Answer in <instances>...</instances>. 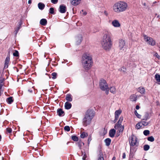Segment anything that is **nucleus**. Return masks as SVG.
Wrapping results in <instances>:
<instances>
[{"mask_svg":"<svg viewBox=\"0 0 160 160\" xmlns=\"http://www.w3.org/2000/svg\"><path fill=\"white\" fill-rule=\"evenodd\" d=\"M123 117H121L117 122V123L116 124H118V125H121V123L123 121Z\"/></svg>","mask_w":160,"mask_h":160,"instance_id":"obj_34","label":"nucleus"},{"mask_svg":"<svg viewBox=\"0 0 160 160\" xmlns=\"http://www.w3.org/2000/svg\"><path fill=\"white\" fill-rule=\"evenodd\" d=\"M148 118V114H146L145 116V117L143 119L144 120H147Z\"/></svg>","mask_w":160,"mask_h":160,"instance_id":"obj_49","label":"nucleus"},{"mask_svg":"<svg viewBox=\"0 0 160 160\" xmlns=\"http://www.w3.org/2000/svg\"><path fill=\"white\" fill-rule=\"evenodd\" d=\"M111 24L112 26L115 28H119L121 26L118 21L116 19L113 20Z\"/></svg>","mask_w":160,"mask_h":160,"instance_id":"obj_10","label":"nucleus"},{"mask_svg":"<svg viewBox=\"0 0 160 160\" xmlns=\"http://www.w3.org/2000/svg\"><path fill=\"white\" fill-rule=\"evenodd\" d=\"M72 138L74 141H77L78 140V138L76 136H72Z\"/></svg>","mask_w":160,"mask_h":160,"instance_id":"obj_37","label":"nucleus"},{"mask_svg":"<svg viewBox=\"0 0 160 160\" xmlns=\"http://www.w3.org/2000/svg\"><path fill=\"white\" fill-rule=\"evenodd\" d=\"M142 127V123L140 122L138 123L136 125V128L139 129Z\"/></svg>","mask_w":160,"mask_h":160,"instance_id":"obj_31","label":"nucleus"},{"mask_svg":"<svg viewBox=\"0 0 160 160\" xmlns=\"http://www.w3.org/2000/svg\"><path fill=\"white\" fill-rule=\"evenodd\" d=\"M7 101L8 103L11 104L13 102L12 97H10L8 98L7 99Z\"/></svg>","mask_w":160,"mask_h":160,"instance_id":"obj_30","label":"nucleus"},{"mask_svg":"<svg viewBox=\"0 0 160 160\" xmlns=\"http://www.w3.org/2000/svg\"><path fill=\"white\" fill-rule=\"evenodd\" d=\"M130 99L132 101H135L137 99V96L136 95L132 94L130 96Z\"/></svg>","mask_w":160,"mask_h":160,"instance_id":"obj_19","label":"nucleus"},{"mask_svg":"<svg viewBox=\"0 0 160 160\" xmlns=\"http://www.w3.org/2000/svg\"><path fill=\"white\" fill-rule=\"evenodd\" d=\"M58 0H51V2L53 4H56L58 2Z\"/></svg>","mask_w":160,"mask_h":160,"instance_id":"obj_48","label":"nucleus"},{"mask_svg":"<svg viewBox=\"0 0 160 160\" xmlns=\"http://www.w3.org/2000/svg\"><path fill=\"white\" fill-rule=\"evenodd\" d=\"M118 48L120 50L125 51L127 49V46L124 40L120 39L118 41Z\"/></svg>","mask_w":160,"mask_h":160,"instance_id":"obj_6","label":"nucleus"},{"mask_svg":"<svg viewBox=\"0 0 160 160\" xmlns=\"http://www.w3.org/2000/svg\"><path fill=\"white\" fill-rule=\"evenodd\" d=\"M57 113L58 115L60 116L64 115V111H62V109H59L57 110Z\"/></svg>","mask_w":160,"mask_h":160,"instance_id":"obj_23","label":"nucleus"},{"mask_svg":"<svg viewBox=\"0 0 160 160\" xmlns=\"http://www.w3.org/2000/svg\"><path fill=\"white\" fill-rule=\"evenodd\" d=\"M66 99L68 102H71L72 101V95L70 94H67L66 97Z\"/></svg>","mask_w":160,"mask_h":160,"instance_id":"obj_18","label":"nucleus"},{"mask_svg":"<svg viewBox=\"0 0 160 160\" xmlns=\"http://www.w3.org/2000/svg\"><path fill=\"white\" fill-rule=\"evenodd\" d=\"M148 140L149 141L152 142L154 141V138L152 136H151L148 138Z\"/></svg>","mask_w":160,"mask_h":160,"instance_id":"obj_36","label":"nucleus"},{"mask_svg":"<svg viewBox=\"0 0 160 160\" xmlns=\"http://www.w3.org/2000/svg\"><path fill=\"white\" fill-rule=\"evenodd\" d=\"M106 15H108V13H107V12H106Z\"/></svg>","mask_w":160,"mask_h":160,"instance_id":"obj_61","label":"nucleus"},{"mask_svg":"<svg viewBox=\"0 0 160 160\" xmlns=\"http://www.w3.org/2000/svg\"><path fill=\"white\" fill-rule=\"evenodd\" d=\"M153 56L156 57V58L158 60L160 59V56L156 52H154L153 53Z\"/></svg>","mask_w":160,"mask_h":160,"instance_id":"obj_29","label":"nucleus"},{"mask_svg":"<svg viewBox=\"0 0 160 160\" xmlns=\"http://www.w3.org/2000/svg\"><path fill=\"white\" fill-rule=\"evenodd\" d=\"M64 129L65 131L68 132L70 130V128L68 126H65L64 128Z\"/></svg>","mask_w":160,"mask_h":160,"instance_id":"obj_43","label":"nucleus"},{"mask_svg":"<svg viewBox=\"0 0 160 160\" xmlns=\"http://www.w3.org/2000/svg\"><path fill=\"white\" fill-rule=\"evenodd\" d=\"M142 4L144 6V8L147 9L148 8V6L147 5L146 3L143 2H142Z\"/></svg>","mask_w":160,"mask_h":160,"instance_id":"obj_40","label":"nucleus"},{"mask_svg":"<svg viewBox=\"0 0 160 160\" xmlns=\"http://www.w3.org/2000/svg\"><path fill=\"white\" fill-rule=\"evenodd\" d=\"M76 43L77 45L80 44L82 40V35H79L76 38Z\"/></svg>","mask_w":160,"mask_h":160,"instance_id":"obj_13","label":"nucleus"},{"mask_svg":"<svg viewBox=\"0 0 160 160\" xmlns=\"http://www.w3.org/2000/svg\"><path fill=\"white\" fill-rule=\"evenodd\" d=\"M158 84H160V81H159V82H158Z\"/></svg>","mask_w":160,"mask_h":160,"instance_id":"obj_58","label":"nucleus"},{"mask_svg":"<svg viewBox=\"0 0 160 160\" xmlns=\"http://www.w3.org/2000/svg\"><path fill=\"white\" fill-rule=\"evenodd\" d=\"M98 30H96V31H94L93 32H98Z\"/></svg>","mask_w":160,"mask_h":160,"instance_id":"obj_57","label":"nucleus"},{"mask_svg":"<svg viewBox=\"0 0 160 160\" xmlns=\"http://www.w3.org/2000/svg\"><path fill=\"white\" fill-rule=\"evenodd\" d=\"M54 12L53 8H51L49 9V13L51 14H53Z\"/></svg>","mask_w":160,"mask_h":160,"instance_id":"obj_45","label":"nucleus"},{"mask_svg":"<svg viewBox=\"0 0 160 160\" xmlns=\"http://www.w3.org/2000/svg\"><path fill=\"white\" fill-rule=\"evenodd\" d=\"M81 0H70L71 4L73 6H76L79 4Z\"/></svg>","mask_w":160,"mask_h":160,"instance_id":"obj_12","label":"nucleus"},{"mask_svg":"<svg viewBox=\"0 0 160 160\" xmlns=\"http://www.w3.org/2000/svg\"><path fill=\"white\" fill-rule=\"evenodd\" d=\"M155 78L158 82L160 81V75L159 74H156L155 76Z\"/></svg>","mask_w":160,"mask_h":160,"instance_id":"obj_32","label":"nucleus"},{"mask_svg":"<svg viewBox=\"0 0 160 160\" xmlns=\"http://www.w3.org/2000/svg\"><path fill=\"white\" fill-rule=\"evenodd\" d=\"M82 62L84 68L86 70L89 69L92 63L91 55L87 53L84 54L82 57Z\"/></svg>","mask_w":160,"mask_h":160,"instance_id":"obj_3","label":"nucleus"},{"mask_svg":"<svg viewBox=\"0 0 160 160\" xmlns=\"http://www.w3.org/2000/svg\"><path fill=\"white\" fill-rule=\"evenodd\" d=\"M150 133V132L148 130H145L143 131V134L145 136L148 135Z\"/></svg>","mask_w":160,"mask_h":160,"instance_id":"obj_39","label":"nucleus"},{"mask_svg":"<svg viewBox=\"0 0 160 160\" xmlns=\"http://www.w3.org/2000/svg\"><path fill=\"white\" fill-rule=\"evenodd\" d=\"M13 55L14 56L18 57V52L17 51L15 50V52L13 53Z\"/></svg>","mask_w":160,"mask_h":160,"instance_id":"obj_44","label":"nucleus"},{"mask_svg":"<svg viewBox=\"0 0 160 160\" xmlns=\"http://www.w3.org/2000/svg\"><path fill=\"white\" fill-rule=\"evenodd\" d=\"M126 70V68L124 67H122L120 69V71L123 72H125Z\"/></svg>","mask_w":160,"mask_h":160,"instance_id":"obj_46","label":"nucleus"},{"mask_svg":"<svg viewBox=\"0 0 160 160\" xmlns=\"http://www.w3.org/2000/svg\"><path fill=\"white\" fill-rule=\"evenodd\" d=\"M115 132L116 131L114 129H111L109 132L110 136L112 138L114 136Z\"/></svg>","mask_w":160,"mask_h":160,"instance_id":"obj_17","label":"nucleus"},{"mask_svg":"<svg viewBox=\"0 0 160 160\" xmlns=\"http://www.w3.org/2000/svg\"><path fill=\"white\" fill-rule=\"evenodd\" d=\"M122 157L123 158H126V154L125 153H123L122 154Z\"/></svg>","mask_w":160,"mask_h":160,"instance_id":"obj_52","label":"nucleus"},{"mask_svg":"<svg viewBox=\"0 0 160 160\" xmlns=\"http://www.w3.org/2000/svg\"><path fill=\"white\" fill-rule=\"evenodd\" d=\"M129 142L131 147L130 151H131L132 147L137 145L138 142V139L137 138L134 136H132L131 141H130Z\"/></svg>","mask_w":160,"mask_h":160,"instance_id":"obj_8","label":"nucleus"},{"mask_svg":"<svg viewBox=\"0 0 160 160\" xmlns=\"http://www.w3.org/2000/svg\"><path fill=\"white\" fill-rule=\"evenodd\" d=\"M18 27L15 28V31H14V33L15 35H16L17 33H18L19 30L20 28L21 27V26L22 24V22L21 21H20L18 23Z\"/></svg>","mask_w":160,"mask_h":160,"instance_id":"obj_15","label":"nucleus"},{"mask_svg":"<svg viewBox=\"0 0 160 160\" xmlns=\"http://www.w3.org/2000/svg\"><path fill=\"white\" fill-rule=\"evenodd\" d=\"M140 107H139V106H138V105H137L136 106V108L137 109V110H138L139 109Z\"/></svg>","mask_w":160,"mask_h":160,"instance_id":"obj_53","label":"nucleus"},{"mask_svg":"<svg viewBox=\"0 0 160 160\" xmlns=\"http://www.w3.org/2000/svg\"><path fill=\"white\" fill-rule=\"evenodd\" d=\"M122 112V111L119 110L116 111L115 112V120L114 121H116L118 119V117Z\"/></svg>","mask_w":160,"mask_h":160,"instance_id":"obj_11","label":"nucleus"},{"mask_svg":"<svg viewBox=\"0 0 160 160\" xmlns=\"http://www.w3.org/2000/svg\"><path fill=\"white\" fill-rule=\"evenodd\" d=\"M59 11L62 13H65L66 11V7L65 6L62 5L60 6Z\"/></svg>","mask_w":160,"mask_h":160,"instance_id":"obj_14","label":"nucleus"},{"mask_svg":"<svg viewBox=\"0 0 160 160\" xmlns=\"http://www.w3.org/2000/svg\"><path fill=\"white\" fill-rule=\"evenodd\" d=\"M144 39L145 41L149 44L152 46H154L155 45V41L152 38L149 37L146 35H143Z\"/></svg>","mask_w":160,"mask_h":160,"instance_id":"obj_7","label":"nucleus"},{"mask_svg":"<svg viewBox=\"0 0 160 160\" xmlns=\"http://www.w3.org/2000/svg\"><path fill=\"white\" fill-rule=\"evenodd\" d=\"M91 140H92L91 136V135H89V137L88 138V148H87V150H86V151H88V149H89V144H90V142L91 141Z\"/></svg>","mask_w":160,"mask_h":160,"instance_id":"obj_28","label":"nucleus"},{"mask_svg":"<svg viewBox=\"0 0 160 160\" xmlns=\"http://www.w3.org/2000/svg\"><path fill=\"white\" fill-rule=\"evenodd\" d=\"M142 123V125L143 126H146L148 125V122H145V121H142L140 122Z\"/></svg>","mask_w":160,"mask_h":160,"instance_id":"obj_42","label":"nucleus"},{"mask_svg":"<svg viewBox=\"0 0 160 160\" xmlns=\"http://www.w3.org/2000/svg\"><path fill=\"white\" fill-rule=\"evenodd\" d=\"M10 60V58L8 57H7L5 60V67L7 68Z\"/></svg>","mask_w":160,"mask_h":160,"instance_id":"obj_21","label":"nucleus"},{"mask_svg":"<svg viewBox=\"0 0 160 160\" xmlns=\"http://www.w3.org/2000/svg\"><path fill=\"white\" fill-rule=\"evenodd\" d=\"M110 92L113 94L116 92V90L115 88L114 87H112L110 88Z\"/></svg>","mask_w":160,"mask_h":160,"instance_id":"obj_26","label":"nucleus"},{"mask_svg":"<svg viewBox=\"0 0 160 160\" xmlns=\"http://www.w3.org/2000/svg\"><path fill=\"white\" fill-rule=\"evenodd\" d=\"M72 107V104L71 103L69 102H67L65 104V108L67 109H70Z\"/></svg>","mask_w":160,"mask_h":160,"instance_id":"obj_16","label":"nucleus"},{"mask_svg":"<svg viewBox=\"0 0 160 160\" xmlns=\"http://www.w3.org/2000/svg\"><path fill=\"white\" fill-rule=\"evenodd\" d=\"M88 136V133L85 132H82L81 134L80 137L81 138H85L86 137Z\"/></svg>","mask_w":160,"mask_h":160,"instance_id":"obj_25","label":"nucleus"},{"mask_svg":"<svg viewBox=\"0 0 160 160\" xmlns=\"http://www.w3.org/2000/svg\"><path fill=\"white\" fill-rule=\"evenodd\" d=\"M115 158L114 157L112 158V160H115Z\"/></svg>","mask_w":160,"mask_h":160,"instance_id":"obj_56","label":"nucleus"},{"mask_svg":"<svg viewBox=\"0 0 160 160\" xmlns=\"http://www.w3.org/2000/svg\"><path fill=\"white\" fill-rule=\"evenodd\" d=\"M82 11L83 12V10H82Z\"/></svg>","mask_w":160,"mask_h":160,"instance_id":"obj_62","label":"nucleus"},{"mask_svg":"<svg viewBox=\"0 0 160 160\" xmlns=\"http://www.w3.org/2000/svg\"><path fill=\"white\" fill-rule=\"evenodd\" d=\"M114 128L117 130V132L120 134L122 132L124 129V126L121 125L116 124Z\"/></svg>","mask_w":160,"mask_h":160,"instance_id":"obj_9","label":"nucleus"},{"mask_svg":"<svg viewBox=\"0 0 160 160\" xmlns=\"http://www.w3.org/2000/svg\"><path fill=\"white\" fill-rule=\"evenodd\" d=\"M128 8L127 3L123 1H119L115 2L112 7L113 11L117 13L125 11L128 9Z\"/></svg>","mask_w":160,"mask_h":160,"instance_id":"obj_2","label":"nucleus"},{"mask_svg":"<svg viewBox=\"0 0 160 160\" xmlns=\"http://www.w3.org/2000/svg\"><path fill=\"white\" fill-rule=\"evenodd\" d=\"M98 160H104V158L102 155H100L99 156Z\"/></svg>","mask_w":160,"mask_h":160,"instance_id":"obj_50","label":"nucleus"},{"mask_svg":"<svg viewBox=\"0 0 160 160\" xmlns=\"http://www.w3.org/2000/svg\"><path fill=\"white\" fill-rule=\"evenodd\" d=\"M57 74L56 73L53 72L52 74V78L53 79H56L57 77Z\"/></svg>","mask_w":160,"mask_h":160,"instance_id":"obj_41","label":"nucleus"},{"mask_svg":"<svg viewBox=\"0 0 160 160\" xmlns=\"http://www.w3.org/2000/svg\"><path fill=\"white\" fill-rule=\"evenodd\" d=\"M95 115V112L93 110L89 109L86 112L84 118L83 119V124L86 126L91 122V120Z\"/></svg>","mask_w":160,"mask_h":160,"instance_id":"obj_4","label":"nucleus"},{"mask_svg":"<svg viewBox=\"0 0 160 160\" xmlns=\"http://www.w3.org/2000/svg\"><path fill=\"white\" fill-rule=\"evenodd\" d=\"M149 148H150V147L148 145H144V146L143 147L144 150L145 151L148 150H149Z\"/></svg>","mask_w":160,"mask_h":160,"instance_id":"obj_35","label":"nucleus"},{"mask_svg":"<svg viewBox=\"0 0 160 160\" xmlns=\"http://www.w3.org/2000/svg\"><path fill=\"white\" fill-rule=\"evenodd\" d=\"M135 114L137 117L138 118H140L141 117V115L139 114L136 110L135 111Z\"/></svg>","mask_w":160,"mask_h":160,"instance_id":"obj_38","label":"nucleus"},{"mask_svg":"<svg viewBox=\"0 0 160 160\" xmlns=\"http://www.w3.org/2000/svg\"><path fill=\"white\" fill-rule=\"evenodd\" d=\"M99 86L100 89L103 91H106V93H108L109 88L108 85L105 80L101 79L99 81Z\"/></svg>","mask_w":160,"mask_h":160,"instance_id":"obj_5","label":"nucleus"},{"mask_svg":"<svg viewBox=\"0 0 160 160\" xmlns=\"http://www.w3.org/2000/svg\"><path fill=\"white\" fill-rule=\"evenodd\" d=\"M47 21L45 19H42L40 21V24L43 26H45L47 24Z\"/></svg>","mask_w":160,"mask_h":160,"instance_id":"obj_20","label":"nucleus"},{"mask_svg":"<svg viewBox=\"0 0 160 160\" xmlns=\"http://www.w3.org/2000/svg\"><path fill=\"white\" fill-rule=\"evenodd\" d=\"M6 130L7 132L9 133H11L12 132V129L9 128H7L6 129Z\"/></svg>","mask_w":160,"mask_h":160,"instance_id":"obj_47","label":"nucleus"},{"mask_svg":"<svg viewBox=\"0 0 160 160\" xmlns=\"http://www.w3.org/2000/svg\"><path fill=\"white\" fill-rule=\"evenodd\" d=\"M86 157H87V156L86 155V154H84L82 158V159L83 160H85V159H86Z\"/></svg>","mask_w":160,"mask_h":160,"instance_id":"obj_51","label":"nucleus"},{"mask_svg":"<svg viewBox=\"0 0 160 160\" xmlns=\"http://www.w3.org/2000/svg\"><path fill=\"white\" fill-rule=\"evenodd\" d=\"M28 3L29 4H31V0H29L28 1Z\"/></svg>","mask_w":160,"mask_h":160,"instance_id":"obj_54","label":"nucleus"},{"mask_svg":"<svg viewBox=\"0 0 160 160\" xmlns=\"http://www.w3.org/2000/svg\"><path fill=\"white\" fill-rule=\"evenodd\" d=\"M1 136L0 135V141L1 140Z\"/></svg>","mask_w":160,"mask_h":160,"instance_id":"obj_59","label":"nucleus"},{"mask_svg":"<svg viewBox=\"0 0 160 160\" xmlns=\"http://www.w3.org/2000/svg\"><path fill=\"white\" fill-rule=\"evenodd\" d=\"M28 91L30 92H32V91H31V90H28Z\"/></svg>","mask_w":160,"mask_h":160,"instance_id":"obj_60","label":"nucleus"},{"mask_svg":"<svg viewBox=\"0 0 160 160\" xmlns=\"http://www.w3.org/2000/svg\"><path fill=\"white\" fill-rule=\"evenodd\" d=\"M78 146L80 149H81V148H82V146L83 145H84V143L81 141H79L78 142Z\"/></svg>","mask_w":160,"mask_h":160,"instance_id":"obj_33","label":"nucleus"},{"mask_svg":"<svg viewBox=\"0 0 160 160\" xmlns=\"http://www.w3.org/2000/svg\"><path fill=\"white\" fill-rule=\"evenodd\" d=\"M83 14L84 15H85L87 14V12H83Z\"/></svg>","mask_w":160,"mask_h":160,"instance_id":"obj_55","label":"nucleus"},{"mask_svg":"<svg viewBox=\"0 0 160 160\" xmlns=\"http://www.w3.org/2000/svg\"><path fill=\"white\" fill-rule=\"evenodd\" d=\"M111 38V32L108 31H105L102 39L101 44L102 48L106 51H109L112 46Z\"/></svg>","mask_w":160,"mask_h":160,"instance_id":"obj_1","label":"nucleus"},{"mask_svg":"<svg viewBox=\"0 0 160 160\" xmlns=\"http://www.w3.org/2000/svg\"><path fill=\"white\" fill-rule=\"evenodd\" d=\"M138 91L141 94H144L145 93V89L143 88L139 87L138 88Z\"/></svg>","mask_w":160,"mask_h":160,"instance_id":"obj_27","label":"nucleus"},{"mask_svg":"<svg viewBox=\"0 0 160 160\" xmlns=\"http://www.w3.org/2000/svg\"><path fill=\"white\" fill-rule=\"evenodd\" d=\"M104 142L106 143V145L107 146H109L111 143V140L110 139L108 138L105 139Z\"/></svg>","mask_w":160,"mask_h":160,"instance_id":"obj_24","label":"nucleus"},{"mask_svg":"<svg viewBox=\"0 0 160 160\" xmlns=\"http://www.w3.org/2000/svg\"><path fill=\"white\" fill-rule=\"evenodd\" d=\"M45 6V5L41 2H39L38 4V8L41 10H43Z\"/></svg>","mask_w":160,"mask_h":160,"instance_id":"obj_22","label":"nucleus"}]
</instances>
